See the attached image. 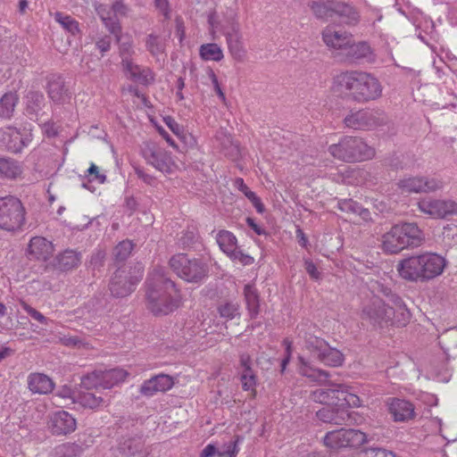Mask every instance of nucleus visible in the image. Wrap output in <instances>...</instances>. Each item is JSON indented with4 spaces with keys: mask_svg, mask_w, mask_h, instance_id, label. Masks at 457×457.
I'll return each mask as SVG.
<instances>
[{
    "mask_svg": "<svg viewBox=\"0 0 457 457\" xmlns=\"http://www.w3.org/2000/svg\"><path fill=\"white\" fill-rule=\"evenodd\" d=\"M217 311L220 318L227 320H234L240 315L239 304L234 302L220 303L217 307Z\"/></svg>",
    "mask_w": 457,
    "mask_h": 457,
    "instance_id": "c03bdc74",
    "label": "nucleus"
},
{
    "mask_svg": "<svg viewBox=\"0 0 457 457\" xmlns=\"http://www.w3.org/2000/svg\"><path fill=\"white\" fill-rule=\"evenodd\" d=\"M30 141L29 137H24L20 130L13 127H4L0 129V146L18 153Z\"/></svg>",
    "mask_w": 457,
    "mask_h": 457,
    "instance_id": "aec40b11",
    "label": "nucleus"
},
{
    "mask_svg": "<svg viewBox=\"0 0 457 457\" xmlns=\"http://www.w3.org/2000/svg\"><path fill=\"white\" fill-rule=\"evenodd\" d=\"M305 348L324 365L338 368L345 362V355L337 348L330 347L325 340L311 336L305 343Z\"/></svg>",
    "mask_w": 457,
    "mask_h": 457,
    "instance_id": "f8f14e48",
    "label": "nucleus"
},
{
    "mask_svg": "<svg viewBox=\"0 0 457 457\" xmlns=\"http://www.w3.org/2000/svg\"><path fill=\"white\" fill-rule=\"evenodd\" d=\"M55 21L66 30L76 35L79 33V22L72 17L67 14L56 13Z\"/></svg>",
    "mask_w": 457,
    "mask_h": 457,
    "instance_id": "de8ad7c7",
    "label": "nucleus"
},
{
    "mask_svg": "<svg viewBox=\"0 0 457 457\" xmlns=\"http://www.w3.org/2000/svg\"><path fill=\"white\" fill-rule=\"evenodd\" d=\"M227 49L232 57L237 62H243L246 57V49L244 46L243 39H235L234 41H227Z\"/></svg>",
    "mask_w": 457,
    "mask_h": 457,
    "instance_id": "79ce46f5",
    "label": "nucleus"
},
{
    "mask_svg": "<svg viewBox=\"0 0 457 457\" xmlns=\"http://www.w3.org/2000/svg\"><path fill=\"white\" fill-rule=\"evenodd\" d=\"M144 268L141 263L124 265L113 273L109 289L114 297H127L135 291L137 285L142 279Z\"/></svg>",
    "mask_w": 457,
    "mask_h": 457,
    "instance_id": "6e6552de",
    "label": "nucleus"
},
{
    "mask_svg": "<svg viewBox=\"0 0 457 457\" xmlns=\"http://www.w3.org/2000/svg\"><path fill=\"white\" fill-rule=\"evenodd\" d=\"M215 239L219 248L227 255L237 247V239L229 230H219L216 234Z\"/></svg>",
    "mask_w": 457,
    "mask_h": 457,
    "instance_id": "e433bc0d",
    "label": "nucleus"
},
{
    "mask_svg": "<svg viewBox=\"0 0 457 457\" xmlns=\"http://www.w3.org/2000/svg\"><path fill=\"white\" fill-rule=\"evenodd\" d=\"M368 435L361 429L338 428L328 431L322 438L323 445L334 451L359 448L368 443Z\"/></svg>",
    "mask_w": 457,
    "mask_h": 457,
    "instance_id": "9d476101",
    "label": "nucleus"
},
{
    "mask_svg": "<svg viewBox=\"0 0 457 457\" xmlns=\"http://www.w3.org/2000/svg\"><path fill=\"white\" fill-rule=\"evenodd\" d=\"M96 12L110 33L113 35L115 39L119 42L120 40V22L118 19H115L112 6L109 7L104 4H100L96 7Z\"/></svg>",
    "mask_w": 457,
    "mask_h": 457,
    "instance_id": "c85d7f7f",
    "label": "nucleus"
},
{
    "mask_svg": "<svg viewBox=\"0 0 457 457\" xmlns=\"http://www.w3.org/2000/svg\"><path fill=\"white\" fill-rule=\"evenodd\" d=\"M227 257L234 262H238L243 266L253 265L255 262L253 256H250L247 253H245L241 250L238 249V246L233 250L231 253L227 254Z\"/></svg>",
    "mask_w": 457,
    "mask_h": 457,
    "instance_id": "603ef678",
    "label": "nucleus"
},
{
    "mask_svg": "<svg viewBox=\"0 0 457 457\" xmlns=\"http://www.w3.org/2000/svg\"><path fill=\"white\" fill-rule=\"evenodd\" d=\"M345 123L353 129H370L378 125L376 116L368 111H359L345 118Z\"/></svg>",
    "mask_w": 457,
    "mask_h": 457,
    "instance_id": "b1692460",
    "label": "nucleus"
},
{
    "mask_svg": "<svg viewBox=\"0 0 457 457\" xmlns=\"http://www.w3.org/2000/svg\"><path fill=\"white\" fill-rule=\"evenodd\" d=\"M47 94L49 97L55 103L61 104L67 100L69 94L67 88L60 77H53L47 84Z\"/></svg>",
    "mask_w": 457,
    "mask_h": 457,
    "instance_id": "72a5a7b5",
    "label": "nucleus"
},
{
    "mask_svg": "<svg viewBox=\"0 0 457 457\" xmlns=\"http://www.w3.org/2000/svg\"><path fill=\"white\" fill-rule=\"evenodd\" d=\"M112 11L115 16V19H118V17H126L129 12V8L124 3L116 1L112 5Z\"/></svg>",
    "mask_w": 457,
    "mask_h": 457,
    "instance_id": "680f3d73",
    "label": "nucleus"
},
{
    "mask_svg": "<svg viewBox=\"0 0 457 457\" xmlns=\"http://www.w3.org/2000/svg\"><path fill=\"white\" fill-rule=\"evenodd\" d=\"M21 305L22 309L36 321L46 324V318L41 314L38 311L31 307L29 304H28L25 301H21Z\"/></svg>",
    "mask_w": 457,
    "mask_h": 457,
    "instance_id": "bf43d9fd",
    "label": "nucleus"
},
{
    "mask_svg": "<svg viewBox=\"0 0 457 457\" xmlns=\"http://www.w3.org/2000/svg\"><path fill=\"white\" fill-rule=\"evenodd\" d=\"M299 361L300 366L298 371L301 376H304L319 383L325 382L329 378V374L327 371L312 367L304 361L303 357H299Z\"/></svg>",
    "mask_w": 457,
    "mask_h": 457,
    "instance_id": "4c0bfd02",
    "label": "nucleus"
},
{
    "mask_svg": "<svg viewBox=\"0 0 457 457\" xmlns=\"http://www.w3.org/2000/svg\"><path fill=\"white\" fill-rule=\"evenodd\" d=\"M174 386V378L170 375H155L145 380L140 386L139 392L142 395L152 397L157 393H164Z\"/></svg>",
    "mask_w": 457,
    "mask_h": 457,
    "instance_id": "412c9836",
    "label": "nucleus"
},
{
    "mask_svg": "<svg viewBox=\"0 0 457 457\" xmlns=\"http://www.w3.org/2000/svg\"><path fill=\"white\" fill-rule=\"evenodd\" d=\"M103 388L111 389L114 386L124 382L129 376V373L122 368H114L111 370H102Z\"/></svg>",
    "mask_w": 457,
    "mask_h": 457,
    "instance_id": "473e14b6",
    "label": "nucleus"
},
{
    "mask_svg": "<svg viewBox=\"0 0 457 457\" xmlns=\"http://www.w3.org/2000/svg\"><path fill=\"white\" fill-rule=\"evenodd\" d=\"M135 172L137 178L140 179L146 185L154 186L155 184L156 178L150 173H146L141 168H137L135 170Z\"/></svg>",
    "mask_w": 457,
    "mask_h": 457,
    "instance_id": "0e129e2a",
    "label": "nucleus"
},
{
    "mask_svg": "<svg viewBox=\"0 0 457 457\" xmlns=\"http://www.w3.org/2000/svg\"><path fill=\"white\" fill-rule=\"evenodd\" d=\"M242 441L243 437L240 435L235 436L232 441L221 445L218 452V457H237L240 451L239 445Z\"/></svg>",
    "mask_w": 457,
    "mask_h": 457,
    "instance_id": "a18cd8bd",
    "label": "nucleus"
},
{
    "mask_svg": "<svg viewBox=\"0 0 457 457\" xmlns=\"http://www.w3.org/2000/svg\"><path fill=\"white\" fill-rule=\"evenodd\" d=\"M447 260L433 252L411 254L398 261V276L407 282L426 283L444 274Z\"/></svg>",
    "mask_w": 457,
    "mask_h": 457,
    "instance_id": "20e7f679",
    "label": "nucleus"
},
{
    "mask_svg": "<svg viewBox=\"0 0 457 457\" xmlns=\"http://www.w3.org/2000/svg\"><path fill=\"white\" fill-rule=\"evenodd\" d=\"M182 295L176 283L162 269H155L146 278V308L155 316L167 315L181 304Z\"/></svg>",
    "mask_w": 457,
    "mask_h": 457,
    "instance_id": "7ed1b4c3",
    "label": "nucleus"
},
{
    "mask_svg": "<svg viewBox=\"0 0 457 457\" xmlns=\"http://www.w3.org/2000/svg\"><path fill=\"white\" fill-rule=\"evenodd\" d=\"M145 161L165 176L176 173L179 167L174 156L156 143H146L142 148Z\"/></svg>",
    "mask_w": 457,
    "mask_h": 457,
    "instance_id": "9b49d317",
    "label": "nucleus"
},
{
    "mask_svg": "<svg viewBox=\"0 0 457 457\" xmlns=\"http://www.w3.org/2000/svg\"><path fill=\"white\" fill-rule=\"evenodd\" d=\"M54 251L53 243L43 237H34L29 240L27 254L29 260L47 261Z\"/></svg>",
    "mask_w": 457,
    "mask_h": 457,
    "instance_id": "4be33fe9",
    "label": "nucleus"
},
{
    "mask_svg": "<svg viewBox=\"0 0 457 457\" xmlns=\"http://www.w3.org/2000/svg\"><path fill=\"white\" fill-rule=\"evenodd\" d=\"M145 46L153 56H158L164 53L166 43L165 39L160 36L150 34L145 39Z\"/></svg>",
    "mask_w": 457,
    "mask_h": 457,
    "instance_id": "ea45409f",
    "label": "nucleus"
},
{
    "mask_svg": "<svg viewBox=\"0 0 457 457\" xmlns=\"http://www.w3.org/2000/svg\"><path fill=\"white\" fill-rule=\"evenodd\" d=\"M26 222V209L17 196L8 195L0 197V229L18 232Z\"/></svg>",
    "mask_w": 457,
    "mask_h": 457,
    "instance_id": "1a4fd4ad",
    "label": "nucleus"
},
{
    "mask_svg": "<svg viewBox=\"0 0 457 457\" xmlns=\"http://www.w3.org/2000/svg\"><path fill=\"white\" fill-rule=\"evenodd\" d=\"M154 4L156 9L163 14V17L170 18V4L168 0H155Z\"/></svg>",
    "mask_w": 457,
    "mask_h": 457,
    "instance_id": "338daca9",
    "label": "nucleus"
},
{
    "mask_svg": "<svg viewBox=\"0 0 457 457\" xmlns=\"http://www.w3.org/2000/svg\"><path fill=\"white\" fill-rule=\"evenodd\" d=\"M122 70L126 77L139 85L149 86L155 81V72L147 66H139L134 61L126 60Z\"/></svg>",
    "mask_w": 457,
    "mask_h": 457,
    "instance_id": "6ab92c4d",
    "label": "nucleus"
},
{
    "mask_svg": "<svg viewBox=\"0 0 457 457\" xmlns=\"http://www.w3.org/2000/svg\"><path fill=\"white\" fill-rule=\"evenodd\" d=\"M419 210L434 220L457 215V201L450 198L424 197L418 202Z\"/></svg>",
    "mask_w": 457,
    "mask_h": 457,
    "instance_id": "ddd939ff",
    "label": "nucleus"
},
{
    "mask_svg": "<svg viewBox=\"0 0 457 457\" xmlns=\"http://www.w3.org/2000/svg\"><path fill=\"white\" fill-rule=\"evenodd\" d=\"M48 428L53 435L66 436L77 429V420L69 411H57L50 416Z\"/></svg>",
    "mask_w": 457,
    "mask_h": 457,
    "instance_id": "f3484780",
    "label": "nucleus"
},
{
    "mask_svg": "<svg viewBox=\"0 0 457 457\" xmlns=\"http://www.w3.org/2000/svg\"><path fill=\"white\" fill-rule=\"evenodd\" d=\"M396 224L404 249H415L423 245L425 234L416 222L403 221Z\"/></svg>",
    "mask_w": 457,
    "mask_h": 457,
    "instance_id": "dca6fc26",
    "label": "nucleus"
},
{
    "mask_svg": "<svg viewBox=\"0 0 457 457\" xmlns=\"http://www.w3.org/2000/svg\"><path fill=\"white\" fill-rule=\"evenodd\" d=\"M134 249V245L129 240H124L116 245L112 250L114 260L118 262L127 260Z\"/></svg>",
    "mask_w": 457,
    "mask_h": 457,
    "instance_id": "49530a36",
    "label": "nucleus"
},
{
    "mask_svg": "<svg viewBox=\"0 0 457 457\" xmlns=\"http://www.w3.org/2000/svg\"><path fill=\"white\" fill-rule=\"evenodd\" d=\"M223 35L227 42L242 39L239 24L237 22L231 23L224 29Z\"/></svg>",
    "mask_w": 457,
    "mask_h": 457,
    "instance_id": "4d7b16f0",
    "label": "nucleus"
},
{
    "mask_svg": "<svg viewBox=\"0 0 457 457\" xmlns=\"http://www.w3.org/2000/svg\"><path fill=\"white\" fill-rule=\"evenodd\" d=\"M59 342L66 347L76 348L77 345H79V337L75 336L63 335L59 337Z\"/></svg>",
    "mask_w": 457,
    "mask_h": 457,
    "instance_id": "69168bd1",
    "label": "nucleus"
},
{
    "mask_svg": "<svg viewBox=\"0 0 457 457\" xmlns=\"http://www.w3.org/2000/svg\"><path fill=\"white\" fill-rule=\"evenodd\" d=\"M200 59L204 62H220L223 57V50L217 43H204L198 49Z\"/></svg>",
    "mask_w": 457,
    "mask_h": 457,
    "instance_id": "f704fd0d",
    "label": "nucleus"
},
{
    "mask_svg": "<svg viewBox=\"0 0 457 457\" xmlns=\"http://www.w3.org/2000/svg\"><path fill=\"white\" fill-rule=\"evenodd\" d=\"M240 380L242 383V388L244 391H247L250 393V396L252 398H256L257 396V377L253 370H247L246 371H242Z\"/></svg>",
    "mask_w": 457,
    "mask_h": 457,
    "instance_id": "a19ab883",
    "label": "nucleus"
},
{
    "mask_svg": "<svg viewBox=\"0 0 457 457\" xmlns=\"http://www.w3.org/2000/svg\"><path fill=\"white\" fill-rule=\"evenodd\" d=\"M313 403L327 405L317 412V418L325 423L343 425L348 417L347 410L363 406V400L348 383L328 381L325 387L318 388L310 395Z\"/></svg>",
    "mask_w": 457,
    "mask_h": 457,
    "instance_id": "f03ea898",
    "label": "nucleus"
},
{
    "mask_svg": "<svg viewBox=\"0 0 457 457\" xmlns=\"http://www.w3.org/2000/svg\"><path fill=\"white\" fill-rule=\"evenodd\" d=\"M338 209L348 215L355 216L360 204L351 198L341 199L337 204Z\"/></svg>",
    "mask_w": 457,
    "mask_h": 457,
    "instance_id": "864d4df0",
    "label": "nucleus"
},
{
    "mask_svg": "<svg viewBox=\"0 0 457 457\" xmlns=\"http://www.w3.org/2000/svg\"><path fill=\"white\" fill-rule=\"evenodd\" d=\"M54 398H58L63 401H70L71 403H75L77 401L75 391L69 385L62 386L54 394Z\"/></svg>",
    "mask_w": 457,
    "mask_h": 457,
    "instance_id": "5fc2aeb1",
    "label": "nucleus"
},
{
    "mask_svg": "<svg viewBox=\"0 0 457 457\" xmlns=\"http://www.w3.org/2000/svg\"><path fill=\"white\" fill-rule=\"evenodd\" d=\"M338 3V1L335 0H320L313 2L311 4V9L318 19L323 21H334L336 20Z\"/></svg>",
    "mask_w": 457,
    "mask_h": 457,
    "instance_id": "cd10ccee",
    "label": "nucleus"
},
{
    "mask_svg": "<svg viewBox=\"0 0 457 457\" xmlns=\"http://www.w3.org/2000/svg\"><path fill=\"white\" fill-rule=\"evenodd\" d=\"M163 121L177 137H180L183 135V128L174 118H171V116H164Z\"/></svg>",
    "mask_w": 457,
    "mask_h": 457,
    "instance_id": "052dcab7",
    "label": "nucleus"
},
{
    "mask_svg": "<svg viewBox=\"0 0 457 457\" xmlns=\"http://www.w3.org/2000/svg\"><path fill=\"white\" fill-rule=\"evenodd\" d=\"M116 42L120 43V57H121V67H123L126 60L133 61L135 54L133 41L132 39L122 41V35L120 34V40L116 39Z\"/></svg>",
    "mask_w": 457,
    "mask_h": 457,
    "instance_id": "09e8293b",
    "label": "nucleus"
},
{
    "mask_svg": "<svg viewBox=\"0 0 457 457\" xmlns=\"http://www.w3.org/2000/svg\"><path fill=\"white\" fill-rule=\"evenodd\" d=\"M380 247L386 253L396 254L404 250L397 224L391 227L380 237Z\"/></svg>",
    "mask_w": 457,
    "mask_h": 457,
    "instance_id": "393cba45",
    "label": "nucleus"
},
{
    "mask_svg": "<svg viewBox=\"0 0 457 457\" xmlns=\"http://www.w3.org/2000/svg\"><path fill=\"white\" fill-rule=\"evenodd\" d=\"M363 173V170L360 168H348L343 177V181L346 184H359L362 180L360 176Z\"/></svg>",
    "mask_w": 457,
    "mask_h": 457,
    "instance_id": "6e6d98bb",
    "label": "nucleus"
},
{
    "mask_svg": "<svg viewBox=\"0 0 457 457\" xmlns=\"http://www.w3.org/2000/svg\"><path fill=\"white\" fill-rule=\"evenodd\" d=\"M399 188L404 193L428 194L444 188V181L435 177L414 176L400 179Z\"/></svg>",
    "mask_w": 457,
    "mask_h": 457,
    "instance_id": "4468645a",
    "label": "nucleus"
},
{
    "mask_svg": "<svg viewBox=\"0 0 457 457\" xmlns=\"http://www.w3.org/2000/svg\"><path fill=\"white\" fill-rule=\"evenodd\" d=\"M343 52L346 59L351 62L361 61L372 55L371 46L367 41H354L353 37Z\"/></svg>",
    "mask_w": 457,
    "mask_h": 457,
    "instance_id": "a878e982",
    "label": "nucleus"
},
{
    "mask_svg": "<svg viewBox=\"0 0 457 457\" xmlns=\"http://www.w3.org/2000/svg\"><path fill=\"white\" fill-rule=\"evenodd\" d=\"M27 384L29 390L34 395L51 394L55 386L52 378L39 372L28 375Z\"/></svg>",
    "mask_w": 457,
    "mask_h": 457,
    "instance_id": "5701e85b",
    "label": "nucleus"
},
{
    "mask_svg": "<svg viewBox=\"0 0 457 457\" xmlns=\"http://www.w3.org/2000/svg\"><path fill=\"white\" fill-rule=\"evenodd\" d=\"M335 21L345 26H355L360 22V13L353 6L339 2Z\"/></svg>",
    "mask_w": 457,
    "mask_h": 457,
    "instance_id": "7c9ffc66",
    "label": "nucleus"
},
{
    "mask_svg": "<svg viewBox=\"0 0 457 457\" xmlns=\"http://www.w3.org/2000/svg\"><path fill=\"white\" fill-rule=\"evenodd\" d=\"M353 35L347 31L338 29L334 25H327L321 31V39L330 50L343 51Z\"/></svg>",
    "mask_w": 457,
    "mask_h": 457,
    "instance_id": "a211bd4d",
    "label": "nucleus"
},
{
    "mask_svg": "<svg viewBox=\"0 0 457 457\" xmlns=\"http://www.w3.org/2000/svg\"><path fill=\"white\" fill-rule=\"evenodd\" d=\"M364 457H396L395 453L382 448H369L361 453Z\"/></svg>",
    "mask_w": 457,
    "mask_h": 457,
    "instance_id": "13d9d810",
    "label": "nucleus"
},
{
    "mask_svg": "<svg viewBox=\"0 0 457 457\" xmlns=\"http://www.w3.org/2000/svg\"><path fill=\"white\" fill-rule=\"evenodd\" d=\"M19 100V95L16 91L4 93L0 97V118H12Z\"/></svg>",
    "mask_w": 457,
    "mask_h": 457,
    "instance_id": "2f4dec72",
    "label": "nucleus"
},
{
    "mask_svg": "<svg viewBox=\"0 0 457 457\" xmlns=\"http://www.w3.org/2000/svg\"><path fill=\"white\" fill-rule=\"evenodd\" d=\"M22 170L18 162L9 158H0V178L15 179L21 175Z\"/></svg>",
    "mask_w": 457,
    "mask_h": 457,
    "instance_id": "c9c22d12",
    "label": "nucleus"
},
{
    "mask_svg": "<svg viewBox=\"0 0 457 457\" xmlns=\"http://www.w3.org/2000/svg\"><path fill=\"white\" fill-rule=\"evenodd\" d=\"M77 403L82 407L91 410H98L105 403L101 396H96L89 392L80 394L77 398Z\"/></svg>",
    "mask_w": 457,
    "mask_h": 457,
    "instance_id": "58836bf2",
    "label": "nucleus"
},
{
    "mask_svg": "<svg viewBox=\"0 0 457 457\" xmlns=\"http://www.w3.org/2000/svg\"><path fill=\"white\" fill-rule=\"evenodd\" d=\"M170 269L179 278L187 283L198 284L208 276V266L201 259L189 257L186 253H177L169 260Z\"/></svg>",
    "mask_w": 457,
    "mask_h": 457,
    "instance_id": "0eeeda50",
    "label": "nucleus"
},
{
    "mask_svg": "<svg viewBox=\"0 0 457 457\" xmlns=\"http://www.w3.org/2000/svg\"><path fill=\"white\" fill-rule=\"evenodd\" d=\"M386 410L395 423H409L418 416L415 403L399 397L386 399Z\"/></svg>",
    "mask_w": 457,
    "mask_h": 457,
    "instance_id": "2eb2a0df",
    "label": "nucleus"
},
{
    "mask_svg": "<svg viewBox=\"0 0 457 457\" xmlns=\"http://www.w3.org/2000/svg\"><path fill=\"white\" fill-rule=\"evenodd\" d=\"M303 265H305V271L309 273L312 278L315 280L320 278L321 273L312 260H305V262H303Z\"/></svg>",
    "mask_w": 457,
    "mask_h": 457,
    "instance_id": "e2e57ef3",
    "label": "nucleus"
},
{
    "mask_svg": "<svg viewBox=\"0 0 457 457\" xmlns=\"http://www.w3.org/2000/svg\"><path fill=\"white\" fill-rule=\"evenodd\" d=\"M243 295L250 319H256L260 313V295L258 289L253 284H246L244 287Z\"/></svg>",
    "mask_w": 457,
    "mask_h": 457,
    "instance_id": "bb28decb",
    "label": "nucleus"
},
{
    "mask_svg": "<svg viewBox=\"0 0 457 457\" xmlns=\"http://www.w3.org/2000/svg\"><path fill=\"white\" fill-rule=\"evenodd\" d=\"M328 152L335 159L346 163L367 162L376 154L374 147L362 138L351 136H345L338 143L328 145Z\"/></svg>",
    "mask_w": 457,
    "mask_h": 457,
    "instance_id": "423d86ee",
    "label": "nucleus"
},
{
    "mask_svg": "<svg viewBox=\"0 0 457 457\" xmlns=\"http://www.w3.org/2000/svg\"><path fill=\"white\" fill-rule=\"evenodd\" d=\"M370 287L374 294L386 297L387 301L373 296L363 305L361 320L381 332L405 327L411 320V312L403 298L378 279L370 280Z\"/></svg>",
    "mask_w": 457,
    "mask_h": 457,
    "instance_id": "f257e3e1",
    "label": "nucleus"
},
{
    "mask_svg": "<svg viewBox=\"0 0 457 457\" xmlns=\"http://www.w3.org/2000/svg\"><path fill=\"white\" fill-rule=\"evenodd\" d=\"M336 92L352 100L365 104L378 99L382 95V85L373 74L361 71L340 73L336 79Z\"/></svg>",
    "mask_w": 457,
    "mask_h": 457,
    "instance_id": "39448f33",
    "label": "nucleus"
},
{
    "mask_svg": "<svg viewBox=\"0 0 457 457\" xmlns=\"http://www.w3.org/2000/svg\"><path fill=\"white\" fill-rule=\"evenodd\" d=\"M124 445L127 447V451L124 450V452L129 455H135L141 448L140 444L134 439H129Z\"/></svg>",
    "mask_w": 457,
    "mask_h": 457,
    "instance_id": "774afa93",
    "label": "nucleus"
},
{
    "mask_svg": "<svg viewBox=\"0 0 457 457\" xmlns=\"http://www.w3.org/2000/svg\"><path fill=\"white\" fill-rule=\"evenodd\" d=\"M81 386L86 389L103 388L102 369L93 370L81 378Z\"/></svg>",
    "mask_w": 457,
    "mask_h": 457,
    "instance_id": "37998d69",
    "label": "nucleus"
},
{
    "mask_svg": "<svg viewBox=\"0 0 457 457\" xmlns=\"http://www.w3.org/2000/svg\"><path fill=\"white\" fill-rule=\"evenodd\" d=\"M44 100L45 96L43 93H39L38 91H29L25 96L26 105L30 112H35L44 103Z\"/></svg>",
    "mask_w": 457,
    "mask_h": 457,
    "instance_id": "8fccbe9b",
    "label": "nucleus"
},
{
    "mask_svg": "<svg viewBox=\"0 0 457 457\" xmlns=\"http://www.w3.org/2000/svg\"><path fill=\"white\" fill-rule=\"evenodd\" d=\"M85 176L90 182H97L98 184H104L106 181V175L94 162H91L89 168L86 170Z\"/></svg>",
    "mask_w": 457,
    "mask_h": 457,
    "instance_id": "3c124183",
    "label": "nucleus"
},
{
    "mask_svg": "<svg viewBox=\"0 0 457 457\" xmlns=\"http://www.w3.org/2000/svg\"><path fill=\"white\" fill-rule=\"evenodd\" d=\"M54 267L60 271H70L80 263L79 254L73 250H64L54 259Z\"/></svg>",
    "mask_w": 457,
    "mask_h": 457,
    "instance_id": "c756f323",
    "label": "nucleus"
}]
</instances>
